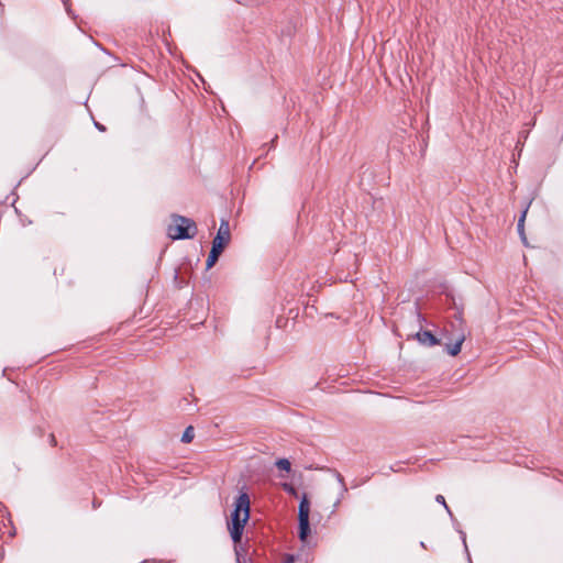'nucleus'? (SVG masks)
Masks as SVG:
<instances>
[{"label":"nucleus","instance_id":"1a4fd4ad","mask_svg":"<svg viewBox=\"0 0 563 563\" xmlns=\"http://www.w3.org/2000/svg\"><path fill=\"white\" fill-rule=\"evenodd\" d=\"M527 214V209L522 212L521 217L518 220V232L520 233L523 242L526 241L525 233H523V223Z\"/></svg>","mask_w":563,"mask_h":563},{"label":"nucleus","instance_id":"39448f33","mask_svg":"<svg viewBox=\"0 0 563 563\" xmlns=\"http://www.w3.org/2000/svg\"><path fill=\"white\" fill-rule=\"evenodd\" d=\"M416 336L421 344L427 346H434L440 343V340L428 330L418 332Z\"/></svg>","mask_w":563,"mask_h":563},{"label":"nucleus","instance_id":"6e6552de","mask_svg":"<svg viewBox=\"0 0 563 563\" xmlns=\"http://www.w3.org/2000/svg\"><path fill=\"white\" fill-rule=\"evenodd\" d=\"M276 466L279 470L285 471V472H290V470H291V464H290V462L287 459H279L276 462Z\"/></svg>","mask_w":563,"mask_h":563},{"label":"nucleus","instance_id":"423d86ee","mask_svg":"<svg viewBox=\"0 0 563 563\" xmlns=\"http://www.w3.org/2000/svg\"><path fill=\"white\" fill-rule=\"evenodd\" d=\"M464 341H465V334L463 332H460L455 336L453 344H450V343L446 344V352L451 356H456L461 352L462 344Z\"/></svg>","mask_w":563,"mask_h":563},{"label":"nucleus","instance_id":"4468645a","mask_svg":"<svg viewBox=\"0 0 563 563\" xmlns=\"http://www.w3.org/2000/svg\"><path fill=\"white\" fill-rule=\"evenodd\" d=\"M49 442H55V437L53 434L51 435Z\"/></svg>","mask_w":563,"mask_h":563},{"label":"nucleus","instance_id":"2eb2a0df","mask_svg":"<svg viewBox=\"0 0 563 563\" xmlns=\"http://www.w3.org/2000/svg\"><path fill=\"white\" fill-rule=\"evenodd\" d=\"M238 563H241L239 559H238Z\"/></svg>","mask_w":563,"mask_h":563},{"label":"nucleus","instance_id":"0eeeda50","mask_svg":"<svg viewBox=\"0 0 563 563\" xmlns=\"http://www.w3.org/2000/svg\"><path fill=\"white\" fill-rule=\"evenodd\" d=\"M194 437H195L194 427L189 426L184 431V433L181 435V441L184 443H190L192 441Z\"/></svg>","mask_w":563,"mask_h":563},{"label":"nucleus","instance_id":"9b49d317","mask_svg":"<svg viewBox=\"0 0 563 563\" xmlns=\"http://www.w3.org/2000/svg\"><path fill=\"white\" fill-rule=\"evenodd\" d=\"M283 488L285 492H287L290 495H294V496L297 495V490L291 484L285 483V484H283Z\"/></svg>","mask_w":563,"mask_h":563},{"label":"nucleus","instance_id":"f257e3e1","mask_svg":"<svg viewBox=\"0 0 563 563\" xmlns=\"http://www.w3.org/2000/svg\"><path fill=\"white\" fill-rule=\"evenodd\" d=\"M250 519V497L241 493L234 503V510L231 514V522L228 525L230 536L234 543L242 540L244 527Z\"/></svg>","mask_w":563,"mask_h":563},{"label":"nucleus","instance_id":"9d476101","mask_svg":"<svg viewBox=\"0 0 563 563\" xmlns=\"http://www.w3.org/2000/svg\"><path fill=\"white\" fill-rule=\"evenodd\" d=\"M435 501L441 504V505H443V507L449 512V515L452 516V512H451L449 506L446 505L445 499H444V497L442 495H437Z\"/></svg>","mask_w":563,"mask_h":563},{"label":"nucleus","instance_id":"7ed1b4c3","mask_svg":"<svg viewBox=\"0 0 563 563\" xmlns=\"http://www.w3.org/2000/svg\"><path fill=\"white\" fill-rule=\"evenodd\" d=\"M230 241V227L225 219H222L216 238L212 241V247L208 255L206 266L211 268L218 262L219 256Z\"/></svg>","mask_w":563,"mask_h":563},{"label":"nucleus","instance_id":"f03ea898","mask_svg":"<svg viewBox=\"0 0 563 563\" xmlns=\"http://www.w3.org/2000/svg\"><path fill=\"white\" fill-rule=\"evenodd\" d=\"M197 233V225L195 221L189 218L173 214L172 223L167 228V234L173 240L191 239Z\"/></svg>","mask_w":563,"mask_h":563},{"label":"nucleus","instance_id":"f8f14e48","mask_svg":"<svg viewBox=\"0 0 563 563\" xmlns=\"http://www.w3.org/2000/svg\"><path fill=\"white\" fill-rule=\"evenodd\" d=\"M336 478H338L339 483H340V484H341V486H342V490H343V492H346V490H347V488H346V486H345V484H344V479H343V477H342V475H341L340 473H336Z\"/></svg>","mask_w":563,"mask_h":563},{"label":"nucleus","instance_id":"20e7f679","mask_svg":"<svg viewBox=\"0 0 563 563\" xmlns=\"http://www.w3.org/2000/svg\"><path fill=\"white\" fill-rule=\"evenodd\" d=\"M309 512H310V503L306 495L302 496L299 504L298 511V520H299V539L305 542L310 532L309 526Z\"/></svg>","mask_w":563,"mask_h":563},{"label":"nucleus","instance_id":"ddd939ff","mask_svg":"<svg viewBox=\"0 0 563 563\" xmlns=\"http://www.w3.org/2000/svg\"><path fill=\"white\" fill-rule=\"evenodd\" d=\"M95 125H96V128H97L98 130H100V131H104V126H103V125H101L100 123L96 122V123H95Z\"/></svg>","mask_w":563,"mask_h":563}]
</instances>
